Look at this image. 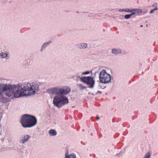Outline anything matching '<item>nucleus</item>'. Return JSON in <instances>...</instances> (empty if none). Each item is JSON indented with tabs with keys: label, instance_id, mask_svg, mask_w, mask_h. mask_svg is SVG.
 <instances>
[{
	"label": "nucleus",
	"instance_id": "obj_1",
	"mask_svg": "<svg viewBox=\"0 0 158 158\" xmlns=\"http://www.w3.org/2000/svg\"><path fill=\"white\" fill-rule=\"evenodd\" d=\"M38 89V84L34 82L27 83L23 88H21L19 85L0 84V95L4 93L8 97L13 96L17 98L22 96L31 95L34 94Z\"/></svg>",
	"mask_w": 158,
	"mask_h": 158
},
{
	"label": "nucleus",
	"instance_id": "obj_15",
	"mask_svg": "<svg viewBox=\"0 0 158 158\" xmlns=\"http://www.w3.org/2000/svg\"><path fill=\"white\" fill-rule=\"evenodd\" d=\"M133 11V10H131L129 9H127L125 10H122V11H126V12H132Z\"/></svg>",
	"mask_w": 158,
	"mask_h": 158
},
{
	"label": "nucleus",
	"instance_id": "obj_9",
	"mask_svg": "<svg viewBox=\"0 0 158 158\" xmlns=\"http://www.w3.org/2000/svg\"><path fill=\"white\" fill-rule=\"evenodd\" d=\"M112 52L115 54L120 53L121 52L120 49H113L112 50Z\"/></svg>",
	"mask_w": 158,
	"mask_h": 158
},
{
	"label": "nucleus",
	"instance_id": "obj_6",
	"mask_svg": "<svg viewBox=\"0 0 158 158\" xmlns=\"http://www.w3.org/2000/svg\"><path fill=\"white\" fill-rule=\"evenodd\" d=\"M81 80L83 82L85 83L89 87L92 88L94 84V81L93 77H84L81 78Z\"/></svg>",
	"mask_w": 158,
	"mask_h": 158
},
{
	"label": "nucleus",
	"instance_id": "obj_4",
	"mask_svg": "<svg viewBox=\"0 0 158 158\" xmlns=\"http://www.w3.org/2000/svg\"><path fill=\"white\" fill-rule=\"evenodd\" d=\"M69 102L67 98L64 96H56L53 99V102L54 105L58 107H61Z\"/></svg>",
	"mask_w": 158,
	"mask_h": 158
},
{
	"label": "nucleus",
	"instance_id": "obj_19",
	"mask_svg": "<svg viewBox=\"0 0 158 158\" xmlns=\"http://www.w3.org/2000/svg\"><path fill=\"white\" fill-rule=\"evenodd\" d=\"M158 8L157 7H155V8L154 9H153V10H157Z\"/></svg>",
	"mask_w": 158,
	"mask_h": 158
},
{
	"label": "nucleus",
	"instance_id": "obj_10",
	"mask_svg": "<svg viewBox=\"0 0 158 158\" xmlns=\"http://www.w3.org/2000/svg\"><path fill=\"white\" fill-rule=\"evenodd\" d=\"M65 158H76V155L74 154H72L69 156L65 155Z\"/></svg>",
	"mask_w": 158,
	"mask_h": 158
},
{
	"label": "nucleus",
	"instance_id": "obj_17",
	"mask_svg": "<svg viewBox=\"0 0 158 158\" xmlns=\"http://www.w3.org/2000/svg\"><path fill=\"white\" fill-rule=\"evenodd\" d=\"M48 44H49V43H48H48H46L44 44L43 45V46L42 49V48H43L44 47V46H46V45H48Z\"/></svg>",
	"mask_w": 158,
	"mask_h": 158
},
{
	"label": "nucleus",
	"instance_id": "obj_14",
	"mask_svg": "<svg viewBox=\"0 0 158 158\" xmlns=\"http://www.w3.org/2000/svg\"><path fill=\"white\" fill-rule=\"evenodd\" d=\"M150 156V154L149 152L146 154L144 158H149Z\"/></svg>",
	"mask_w": 158,
	"mask_h": 158
},
{
	"label": "nucleus",
	"instance_id": "obj_12",
	"mask_svg": "<svg viewBox=\"0 0 158 158\" xmlns=\"http://www.w3.org/2000/svg\"><path fill=\"white\" fill-rule=\"evenodd\" d=\"M135 14V13H133L131 14L126 15L125 16V18L126 19H129L131 17L132 15H134Z\"/></svg>",
	"mask_w": 158,
	"mask_h": 158
},
{
	"label": "nucleus",
	"instance_id": "obj_2",
	"mask_svg": "<svg viewBox=\"0 0 158 158\" xmlns=\"http://www.w3.org/2000/svg\"><path fill=\"white\" fill-rule=\"evenodd\" d=\"M37 122L36 118L33 115L25 114L22 116L20 123L24 128H30L35 126Z\"/></svg>",
	"mask_w": 158,
	"mask_h": 158
},
{
	"label": "nucleus",
	"instance_id": "obj_21",
	"mask_svg": "<svg viewBox=\"0 0 158 158\" xmlns=\"http://www.w3.org/2000/svg\"><path fill=\"white\" fill-rule=\"evenodd\" d=\"M143 25H141V26H140V27H143Z\"/></svg>",
	"mask_w": 158,
	"mask_h": 158
},
{
	"label": "nucleus",
	"instance_id": "obj_20",
	"mask_svg": "<svg viewBox=\"0 0 158 158\" xmlns=\"http://www.w3.org/2000/svg\"><path fill=\"white\" fill-rule=\"evenodd\" d=\"M99 119H100V118H99V117H98V116L97 117V120H99Z\"/></svg>",
	"mask_w": 158,
	"mask_h": 158
},
{
	"label": "nucleus",
	"instance_id": "obj_16",
	"mask_svg": "<svg viewBox=\"0 0 158 158\" xmlns=\"http://www.w3.org/2000/svg\"><path fill=\"white\" fill-rule=\"evenodd\" d=\"M89 71H86L84 72H83L82 73V74L83 75H87L89 73Z\"/></svg>",
	"mask_w": 158,
	"mask_h": 158
},
{
	"label": "nucleus",
	"instance_id": "obj_7",
	"mask_svg": "<svg viewBox=\"0 0 158 158\" xmlns=\"http://www.w3.org/2000/svg\"><path fill=\"white\" fill-rule=\"evenodd\" d=\"M30 137L28 135H25L24 136L23 139L21 141V142L22 143H24L27 142L29 139Z\"/></svg>",
	"mask_w": 158,
	"mask_h": 158
},
{
	"label": "nucleus",
	"instance_id": "obj_11",
	"mask_svg": "<svg viewBox=\"0 0 158 158\" xmlns=\"http://www.w3.org/2000/svg\"><path fill=\"white\" fill-rule=\"evenodd\" d=\"M7 55L6 53L2 52L0 54V57L2 58L6 57L7 56Z\"/></svg>",
	"mask_w": 158,
	"mask_h": 158
},
{
	"label": "nucleus",
	"instance_id": "obj_3",
	"mask_svg": "<svg viewBox=\"0 0 158 158\" xmlns=\"http://www.w3.org/2000/svg\"><path fill=\"white\" fill-rule=\"evenodd\" d=\"M71 89L68 87H65L60 88L56 87L48 89V91L50 94L57 95L66 94L70 92Z\"/></svg>",
	"mask_w": 158,
	"mask_h": 158
},
{
	"label": "nucleus",
	"instance_id": "obj_5",
	"mask_svg": "<svg viewBox=\"0 0 158 158\" xmlns=\"http://www.w3.org/2000/svg\"><path fill=\"white\" fill-rule=\"evenodd\" d=\"M99 79L101 82L106 83L109 82L111 80V77L108 74L105 70H102L100 73Z\"/></svg>",
	"mask_w": 158,
	"mask_h": 158
},
{
	"label": "nucleus",
	"instance_id": "obj_18",
	"mask_svg": "<svg viewBox=\"0 0 158 158\" xmlns=\"http://www.w3.org/2000/svg\"><path fill=\"white\" fill-rule=\"evenodd\" d=\"M154 10H153V9H152V10L150 11V14H152V13H153V11H154Z\"/></svg>",
	"mask_w": 158,
	"mask_h": 158
},
{
	"label": "nucleus",
	"instance_id": "obj_8",
	"mask_svg": "<svg viewBox=\"0 0 158 158\" xmlns=\"http://www.w3.org/2000/svg\"><path fill=\"white\" fill-rule=\"evenodd\" d=\"M49 134L52 136H55L56 135V132L54 130H51L49 131Z\"/></svg>",
	"mask_w": 158,
	"mask_h": 158
},
{
	"label": "nucleus",
	"instance_id": "obj_13",
	"mask_svg": "<svg viewBox=\"0 0 158 158\" xmlns=\"http://www.w3.org/2000/svg\"><path fill=\"white\" fill-rule=\"evenodd\" d=\"M87 45L86 44H82L81 45L80 48H84L87 47Z\"/></svg>",
	"mask_w": 158,
	"mask_h": 158
}]
</instances>
